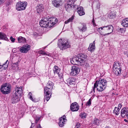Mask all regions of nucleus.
I'll return each mask as SVG.
<instances>
[{
	"instance_id": "obj_1",
	"label": "nucleus",
	"mask_w": 128,
	"mask_h": 128,
	"mask_svg": "<svg viewBox=\"0 0 128 128\" xmlns=\"http://www.w3.org/2000/svg\"><path fill=\"white\" fill-rule=\"evenodd\" d=\"M50 20H48V19L44 18L42 19L40 22V26L43 27L50 28L56 23L58 22V20L55 17H53Z\"/></svg>"
},
{
	"instance_id": "obj_2",
	"label": "nucleus",
	"mask_w": 128,
	"mask_h": 128,
	"mask_svg": "<svg viewBox=\"0 0 128 128\" xmlns=\"http://www.w3.org/2000/svg\"><path fill=\"white\" fill-rule=\"evenodd\" d=\"M53 83L51 82H49L47 84L45 88L44 92V102L46 100V102L50 99L51 95V90L53 88Z\"/></svg>"
},
{
	"instance_id": "obj_3",
	"label": "nucleus",
	"mask_w": 128,
	"mask_h": 128,
	"mask_svg": "<svg viewBox=\"0 0 128 128\" xmlns=\"http://www.w3.org/2000/svg\"><path fill=\"white\" fill-rule=\"evenodd\" d=\"M95 83L97 86V90L99 92H101L106 88L107 82L104 79H100L98 81H96Z\"/></svg>"
},
{
	"instance_id": "obj_4",
	"label": "nucleus",
	"mask_w": 128,
	"mask_h": 128,
	"mask_svg": "<svg viewBox=\"0 0 128 128\" xmlns=\"http://www.w3.org/2000/svg\"><path fill=\"white\" fill-rule=\"evenodd\" d=\"M58 46L62 50L66 49L70 46L68 40L64 39L62 40V39H60L58 40Z\"/></svg>"
},
{
	"instance_id": "obj_5",
	"label": "nucleus",
	"mask_w": 128,
	"mask_h": 128,
	"mask_svg": "<svg viewBox=\"0 0 128 128\" xmlns=\"http://www.w3.org/2000/svg\"><path fill=\"white\" fill-rule=\"evenodd\" d=\"M101 29L102 30L103 33L100 34L102 35H103L104 36L107 35H108L112 33L113 30V27L110 24L106 26H103L98 28L99 30Z\"/></svg>"
},
{
	"instance_id": "obj_6",
	"label": "nucleus",
	"mask_w": 128,
	"mask_h": 128,
	"mask_svg": "<svg viewBox=\"0 0 128 128\" xmlns=\"http://www.w3.org/2000/svg\"><path fill=\"white\" fill-rule=\"evenodd\" d=\"M11 90V86L7 83L3 84L0 88L1 92L4 94H6L10 93Z\"/></svg>"
},
{
	"instance_id": "obj_7",
	"label": "nucleus",
	"mask_w": 128,
	"mask_h": 128,
	"mask_svg": "<svg viewBox=\"0 0 128 128\" xmlns=\"http://www.w3.org/2000/svg\"><path fill=\"white\" fill-rule=\"evenodd\" d=\"M28 4L26 2H17L16 5V9L18 11L24 10Z\"/></svg>"
},
{
	"instance_id": "obj_8",
	"label": "nucleus",
	"mask_w": 128,
	"mask_h": 128,
	"mask_svg": "<svg viewBox=\"0 0 128 128\" xmlns=\"http://www.w3.org/2000/svg\"><path fill=\"white\" fill-rule=\"evenodd\" d=\"M80 70V68L78 67L75 66H73L72 67L70 74L75 76L79 72Z\"/></svg>"
},
{
	"instance_id": "obj_9",
	"label": "nucleus",
	"mask_w": 128,
	"mask_h": 128,
	"mask_svg": "<svg viewBox=\"0 0 128 128\" xmlns=\"http://www.w3.org/2000/svg\"><path fill=\"white\" fill-rule=\"evenodd\" d=\"M73 4H72L71 2H68L65 5V7L66 10L68 12H70L73 8L74 10H75V6L76 5H74Z\"/></svg>"
},
{
	"instance_id": "obj_10",
	"label": "nucleus",
	"mask_w": 128,
	"mask_h": 128,
	"mask_svg": "<svg viewBox=\"0 0 128 128\" xmlns=\"http://www.w3.org/2000/svg\"><path fill=\"white\" fill-rule=\"evenodd\" d=\"M79 108V106L78 104L76 102L72 103L70 105V110L73 112L77 111Z\"/></svg>"
},
{
	"instance_id": "obj_11",
	"label": "nucleus",
	"mask_w": 128,
	"mask_h": 128,
	"mask_svg": "<svg viewBox=\"0 0 128 128\" xmlns=\"http://www.w3.org/2000/svg\"><path fill=\"white\" fill-rule=\"evenodd\" d=\"M53 70L54 73L58 74V76L60 78L62 77V74L60 72V69L58 66H55L53 68Z\"/></svg>"
},
{
	"instance_id": "obj_12",
	"label": "nucleus",
	"mask_w": 128,
	"mask_h": 128,
	"mask_svg": "<svg viewBox=\"0 0 128 128\" xmlns=\"http://www.w3.org/2000/svg\"><path fill=\"white\" fill-rule=\"evenodd\" d=\"M16 91L15 94L20 96L22 94L23 90L22 87L21 86L20 87H17L16 88Z\"/></svg>"
},
{
	"instance_id": "obj_13",
	"label": "nucleus",
	"mask_w": 128,
	"mask_h": 128,
	"mask_svg": "<svg viewBox=\"0 0 128 128\" xmlns=\"http://www.w3.org/2000/svg\"><path fill=\"white\" fill-rule=\"evenodd\" d=\"M30 47L29 45H28L24 46L20 48V51L22 53L26 52L30 50Z\"/></svg>"
},
{
	"instance_id": "obj_14",
	"label": "nucleus",
	"mask_w": 128,
	"mask_h": 128,
	"mask_svg": "<svg viewBox=\"0 0 128 128\" xmlns=\"http://www.w3.org/2000/svg\"><path fill=\"white\" fill-rule=\"evenodd\" d=\"M95 41H94L92 43H91L90 44L88 48L89 51L91 52H93L95 50Z\"/></svg>"
},
{
	"instance_id": "obj_15",
	"label": "nucleus",
	"mask_w": 128,
	"mask_h": 128,
	"mask_svg": "<svg viewBox=\"0 0 128 128\" xmlns=\"http://www.w3.org/2000/svg\"><path fill=\"white\" fill-rule=\"evenodd\" d=\"M19 96L18 95L14 94L11 100L12 103L13 104H14L18 102L20 100Z\"/></svg>"
},
{
	"instance_id": "obj_16",
	"label": "nucleus",
	"mask_w": 128,
	"mask_h": 128,
	"mask_svg": "<svg viewBox=\"0 0 128 128\" xmlns=\"http://www.w3.org/2000/svg\"><path fill=\"white\" fill-rule=\"evenodd\" d=\"M64 117L66 118V116H64V118H60V121L58 122L59 125L60 127H62L64 124H65L66 120L65 119Z\"/></svg>"
},
{
	"instance_id": "obj_17",
	"label": "nucleus",
	"mask_w": 128,
	"mask_h": 128,
	"mask_svg": "<svg viewBox=\"0 0 128 128\" xmlns=\"http://www.w3.org/2000/svg\"><path fill=\"white\" fill-rule=\"evenodd\" d=\"M77 12L80 16H82L85 14L83 8L82 6H80L77 8Z\"/></svg>"
},
{
	"instance_id": "obj_18",
	"label": "nucleus",
	"mask_w": 128,
	"mask_h": 128,
	"mask_svg": "<svg viewBox=\"0 0 128 128\" xmlns=\"http://www.w3.org/2000/svg\"><path fill=\"white\" fill-rule=\"evenodd\" d=\"M122 116L123 117H125L128 114V109L125 108L122 109L121 111Z\"/></svg>"
},
{
	"instance_id": "obj_19",
	"label": "nucleus",
	"mask_w": 128,
	"mask_h": 128,
	"mask_svg": "<svg viewBox=\"0 0 128 128\" xmlns=\"http://www.w3.org/2000/svg\"><path fill=\"white\" fill-rule=\"evenodd\" d=\"M44 9V7L42 4L38 5L36 7L37 12L40 13L42 12Z\"/></svg>"
},
{
	"instance_id": "obj_20",
	"label": "nucleus",
	"mask_w": 128,
	"mask_h": 128,
	"mask_svg": "<svg viewBox=\"0 0 128 128\" xmlns=\"http://www.w3.org/2000/svg\"><path fill=\"white\" fill-rule=\"evenodd\" d=\"M122 25L124 27H128V18L124 19L122 21Z\"/></svg>"
},
{
	"instance_id": "obj_21",
	"label": "nucleus",
	"mask_w": 128,
	"mask_h": 128,
	"mask_svg": "<svg viewBox=\"0 0 128 128\" xmlns=\"http://www.w3.org/2000/svg\"><path fill=\"white\" fill-rule=\"evenodd\" d=\"M52 5L55 7L58 8L60 6V2L56 0H53L52 1Z\"/></svg>"
},
{
	"instance_id": "obj_22",
	"label": "nucleus",
	"mask_w": 128,
	"mask_h": 128,
	"mask_svg": "<svg viewBox=\"0 0 128 128\" xmlns=\"http://www.w3.org/2000/svg\"><path fill=\"white\" fill-rule=\"evenodd\" d=\"M121 66L118 62H115L114 64L113 69H115V71L116 70L115 69L117 68H121Z\"/></svg>"
},
{
	"instance_id": "obj_23",
	"label": "nucleus",
	"mask_w": 128,
	"mask_h": 128,
	"mask_svg": "<svg viewBox=\"0 0 128 128\" xmlns=\"http://www.w3.org/2000/svg\"><path fill=\"white\" fill-rule=\"evenodd\" d=\"M9 63V61L7 60L2 65H0V69L2 68V69H6L8 67Z\"/></svg>"
},
{
	"instance_id": "obj_24",
	"label": "nucleus",
	"mask_w": 128,
	"mask_h": 128,
	"mask_svg": "<svg viewBox=\"0 0 128 128\" xmlns=\"http://www.w3.org/2000/svg\"><path fill=\"white\" fill-rule=\"evenodd\" d=\"M0 39L6 40H8L5 34L4 33L0 32Z\"/></svg>"
},
{
	"instance_id": "obj_25",
	"label": "nucleus",
	"mask_w": 128,
	"mask_h": 128,
	"mask_svg": "<svg viewBox=\"0 0 128 128\" xmlns=\"http://www.w3.org/2000/svg\"><path fill=\"white\" fill-rule=\"evenodd\" d=\"M82 27L79 26L78 28L80 30L82 31V32L86 31L87 29L86 26L85 24H82Z\"/></svg>"
},
{
	"instance_id": "obj_26",
	"label": "nucleus",
	"mask_w": 128,
	"mask_h": 128,
	"mask_svg": "<svg viewBox=\"0 0 128 128\" xmlns=\"http://www.w3.org/2000/svg\"><path fill=\"white\" fill-rule=\"evenodd\" d=\"M18 42L20 43H24L26 42V40L24 38L20 36L18 38Z\"/></svg>"
},
{
	"instance_id": "obj_27",
	"label": "nucleus",
	"mask_w": 128,
	"mask_h": 128,
	"mask_svg": "<svg viewBox=\"0 0 128 128\" xmlns=\"http://www.w3.org/2000/svg\"><path fill=\"white\" fill-rule=\"evenodd\" d=\"M116 70L115 71V69H113V72L116 75H120L121 74V68H117L115 69Z\"/></svg>"
},
{
	"instance_id": "obj_28",
	"label": "nucleus",
	"mask_w": 128,
	"mask_h": 128,
	"mask_svg": "<svg viewBox=\"0 0 128 128\" xmlns=\"http://www.w3.org/2000/svg\"><path fill=\"white\" fill-rule=\"evenodd\" d=\"M38 53L39 54H42V55L43 56H51L52 55L50 54L48 52H43L42 50L39 51Z\"/></svg>"
},
{
	"instance_id": "obj_29",
	"label": "nucleus",
	"mask_w": 128,
	"mask_h": 128,
	"mask_svg": "<svg viewBox=\"0 0 128 128\" xmlns=\"http://www.w3.org/2000/svg\"><path fill=\"white\" fill-rule=\"evenodd\" d=\"M77 57H74L70 60L71 63L73 64H76L77 62Z\"/></svg>"
},
{
	"instance_id": "obj_30",
	"label": "nucleus",
	"mask_w": 128,
	"mask_h": 128,
	"mask_svg": "<svg viewBox=\"0 0 128 128\" xmlns=\"http://www.w3.org/2000/svg\"><path fill=\"white\" fill-rule=\"evenodd\" d=\"M120 109L119 108L115 107L114 110V112L117 115H118L120 113Z\"/></svg>"
},
{
	"instance_id": "obj_31",
	"label": "nucleus",
	"mask_w": 128,
	"mask_h": 128,
	"mask_svg": "<svg viewBox=\"0 0 128 128\" xmlns=\"http://www.w3.org/2000/svg\"><path fill=\"white\" fill-rule=\"evenodd\" d=\"M82 57V56L77 57V63L78 64H80L82 63L84 61V59L83 58H81Z\"/></svg>"
},
{
	"instance_id": "obj_32",
	"label": "nucleus",
	"mask_w": 128,
	"mask_h": 128,
	"mask_svg": "<svg viewBox=\"0 0 128 128\" xmlns=\"http://www.w3.org/2000/svg\"><path fill=\"white\" fill-rule=\"evenodd\" d=\"M32 94L31 92H30L28 94V96L30 99L32 100V101L34 102H36V100L35 98H34L32 96Z\"/></svg>"
},
{
	"instance_id": "obj_33",
	"label": "nucleus",
	"mask_w": 128,
	"mask_h": 128,
	"mask_svg": "<svg viewBox=\"0 0 128 128\" xmlns=\"http://www.w3.org/2000/svg\"><path fill=\"white\" fill-rule=\"evenodd\" d=\"M74 17L72 16L71 18H69L68 20L66 21L65 22V24H67L69 22H72L74 19Z\"/></svg>"
},
{
	"instance_id": "obj_34",
	"label": "nucleus",
	"mask_w": 128,
	"mask_h": 128,
	"mask_svg": "<svg viewBox=\"0 0 128 128\" xmlns=\"http://www.w3.org/2000/svg\"><path fill=\"white\" fill-rule=\"evenodd\" d=\"M117 30L118 32L121 34L124 33L125 31L124 29L122 28H118Z\"/></svg>"
},
{
	"instance_id": "obj_35",
	"label": "nucleus",
	"mask_w": 128,
	"mask_h": 128,
	"mask_svg": "<svg viewBox=\"0 0 128 128\" xmlns=\"http://www.w3.org/2000/svg\"><path fill=\"white\" fill-rule=\"evenodd\" d=\"M75 80V79L73 78H70L69 81V84L70 85L73 84Z\"/></svg>"
},
{
	"instance_id": "obj_36",
	"label": "nucleus",
	"mask_w": 128,
	"mask_h": 128,
	"mask_svg": "<svg viewBox=\"0 0 128 128\" xmlns=\"http://www.w3.org/2000/svg\"><path fill=\"white\" fill-rule=\"evenodd\" d=\"M86 115V114L84 113L81 114H80L81 117L82 118H85Z\"/></svg>"
},
{
	"instance_id": "obj_37",
	"label": "nucleus",
	"mask_w": 128,
	"mask_h": 128,
	"mask_svg": "<svg viewBox=\"0 0 128 128\" xmlns=\"http://www.w3.org/2000/svg\"><path fill=\"white\" fill-rule=\"evenodd\" d=\"M91 98H90L89 99V100L87 102L86 104V106H90L91 103Z\"/></svg>"
},
{
	"instance_id": "obj_38",
	"label": "nucleus",
	"mask_w": 128,
	"mask_h": 128,
	"mask_svg": "<svg viewBox=\"0 0 128 128\" xmlns=\"http://www.w3.org/2000/svg\"><path fill=\"white\" fill-rule=\"evenodd\" d=\"M97 86L96 85V83H95L94 84V86L93 88L92 89L93 90V92H95V90L96 89V88Z\"/></svg>"
},
{
	"instance_id": "obj_39",
	"label": "nucleus",
	"mask_w": 128,
	"mask_h": 128,
	"mask_svg": "<svg viewBox=\"0 0 128 128\" xmlns=\"http://www.w3.org/2000/svg\"><path fill=\"white\" fill-rule=\"evenodd\" d=\"M16 66L17 69H18V62L15 63L13 64V66Z\"/></svg>"
},
{
	"instance_id": "obj_40",
	"label": "nucleus",
	"mask_w": 128,
	"mask_h": 128,
	"mask_svg": "<svg viewBox=\"0 0 128 128\" xmlns=\"http://www.w3.org/2000/svg\"><path fill=\"white\" fill-rule=\"evenodd\" d=\"M10 39L11 41L12 42H14L15 40V39L14 38H13V37L12 36L10 37Z\"/></svg>"
},
{
	"instance_id": "obj_41",
	"label": "nucleus",
	"mask_w": 128,
	"mask_h": 128,
	"mask_svg": "<svg viewBox=\"0 0 128 128\" xmlns=\"http://www.w3.org/2000/svg\"><path fill=\"white\" fill-rule=\"evenodd\" d=\"M69 2H71L72 4L74 3V2H75L76 0H68Z\"/></svg>"
},
{
	"instance_id": "obj_42",
	"label": "nucleus",
	"mask_w": 128,
	"mask_h": 128,
	"mask_svg": "<svg viewBox=\"0 0 128 128\" xmlns=\"http://www.w3.org/2000/svg\"><path fill=\"white\" fill-rule=\"evenodd\" d=\"M80 126V124L79 123H77L76 126V128H78Z\"/></svg>"
},
{
	"instance_id": "obj_43",
	"label": "nucleus",
	"mask_w": 128,
	"mask_h": 128,
	"mask_svg": "<svg viewBox=\"0 0 128 128\" xmlns=\"http://www.w3.org/2000/svg\"><path fill=\"white\" fill-rule=\"evenodd\" d=\"M112 14H110V16H109V18H113V17H114V15H112Z\"/></svg>"
},
{
	"instance_id": "obj_44",
	"label": "nucleus",
	"mask_w": 128,
	"mask_h": 128,
	"mask_svg": "<svg viewBox=\"0 0 128 128\" xmlns=\"http://www.w3.org/2000/svg\"><path fill=\"white\" fill-rule=\"evenodd\" d=\"M40 119V118L39 117L36 118L35 120V122L37 123L38 122L39 120Z\"/></svg>"
},
{
	"instance_id": "obj_45",
	"label": "nucleus",
	"mask_w": 128,
	"mask_h": 128,
	"mask_svg": "<svg viewBox=\"0 0 128 128\" xmlns=\"http://www.w3.org/2000/svg\"><path fill=\"white\" fill-rule=\"evenodd\" d=\"M96 124H97V125H98V124H99L98 123V122H100V120H96Z\"/></svg>"
},
{
	"instance_id": "obj_46",
	"label": "nucleus",
	"mask_w": 128,
	"mask_h": 128,
	"mask_svg": "<svg viewBox=\"0 0 128 128\" xmlns=\"http://www.w3.org/2000/svg\"><path fill=\"white\" fill-rule=\"evenodd\" d=\"M4 2V0H0V4L3 3Z\"/></svg>"
},
{
	"instance_id": "obj_47",
	"label": "nucleus",
	"mask_w": 128,
	"mask_h": 128,
	"mask_svg": "<svg viewBox=\"0 0 128 128\" xmlns=\"http://www.w3.org/2000/svg\"><path fill=\"white\" fill-rule=\"evenodd\" d=\"M118 106L119 107L118 108H120L122 107L121 104H118Z\"/></svg>"
},
{
	"instance_id": "obj_48",
	"label": "nucleus",
	"mask_w": 128,
	"mask_h": 128,
	"mask_svg": "<svg viewBox=\"0 0 128 128\" xmlns=\"http://www.w3.org/2000/svg\"><path fill=\"white\" fill-rule=\"evenodd\" d=\"M124 120L126 122H128V120L124 119Z\"/></svg>"
},
{
	"instance_id": "obj_49",
	"label": "nucleus",
	"mask_w": 128,
	"mask_h": 128,
	"mask_svg": "<svg viewBox=\"0 0 128 128\" xmlns=\"http://www.w3.org/2000/svg\"><path fill=\"white\" fill-rule=\"evenodd\" d=\"M16 48H14L12 50V52H15L16 51Z\"/></svg>"
},
{
	"instance_id": "obj_50",
	"label": "nucleus",
	"mask_w": 128,
	"mask_h": 128,
	"mask_svg": "<svg viewBox=\"0 0 128 128\" xmlns=\"http://www.w3.org/2000/svg\"><path fill=\"white\" fill-rule=\"evenodd\" d=\"M38 128H42L40 126V124L39 125V126H38Z\"/></svg>"
},
{
	"instance_id": "obj_51",
	"label": "nucleus",
	"mask_w": 128,
	"mask_h": 128,
	"mask_svg": "<svg viewBox=\"0 0 128 128\" xmlns=\"http://www.w3.org/2000/svg\"><path fill=\"white\" fill-rule=\"evenodd\" d=\"M34 127V126H32V124L31 126L30 127V128H33V127Z\"/></svg>"
},
{
	"instance_id": "obj_52",
	"label": "nucleus",
	"mask_w": 128,
	"mask_h": 128,
	"mask_svg": "<svg viewBox=\"0 0 128 128\" xmlns=\"http://www.w3.org/2000/svg\"><path fill=\"white\" fill-rule=\"evenodd\" d=\"M92 23H93V25H94V26H96L95 23L94 22H93Z\"/></svg>"
},
{
	"instance_id": "obj_53",
	"label": "nucleus",
	"mask_w": 128,
	"mask_h": 128,
	"mask_svg": "<svg viewBox=\"0 0 128 128\" xmlns=\"http://www.w3.org/2000/svg\"><path fill=\"white\" fill-rule=\"evenodd\" d=\"M92 23L93 22H94V19H93V20H92Z\"/></svg>"
},
{
	"instance_id": "obj_54",
	"label": "nucleus",
	"mask_w": 128,
	"mask_h": 128,
	"mask_svg": "<svg viewBox=\"0 0 128 128\" xmlns=\"http://www.w3.org/2000/svg\"><path fill=\"white\" fill-rule=\"evenodd\" d=\"M34 36H35V35H36V34H34Z\"/></svg>"
},
{
	"instance_id": "obj_55",
	"label": "nucleus",
	"mask_w": 128,
	"mask_h": 128,
	"mask_svg": "<svg viewBox=\"0 0 128 128\" xmlns=\"http://www.w3.org/2000/svg\"><path fill=\"white\" fill-rule=\"evenodd\" d=\"M82 55H80V56H82Z\"/></svg>"
},
{
	"instance_id": "obj_56",
	"label": "nucleus",
	"mask_w": 128,
	"mask_h": 128,
	"mask_svg": "<svg viewBox=\"0 0 128 128\" xmlns=\"http://www.w3.org/2000/svg\"><path fill=\"white\" fill-rule=\"evenodd\" d=\"M84 56H85V55H84Z\"/></svg>"
}]
</instances>
